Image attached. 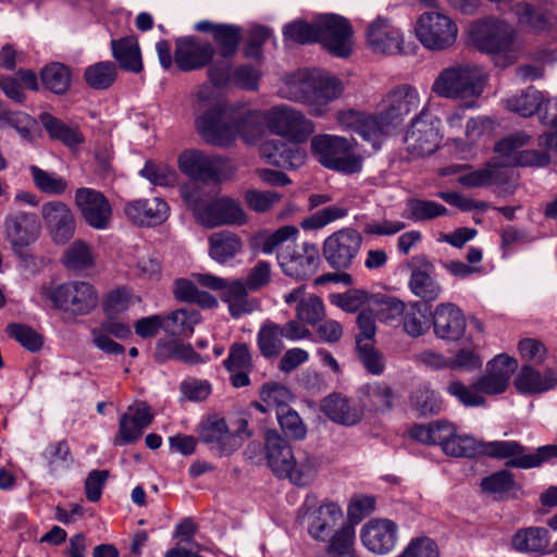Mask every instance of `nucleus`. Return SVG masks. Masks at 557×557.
Here are the masks:
<instances>
[{
	"label": "nucleus",
	"mask_w": 557,
	"mask_h": 557,
	"mask_svg": "<svg viewBox=\"0 0 557 557\" xmlns=\"http://www.w3.org/2000/svg\"><path fill=\"white\" fill-rule=\"evenodd\" d=\"M355 540V530L352 527L346 525L339 529L331 537L327 546V557H354L352 544Z\"/></svg>",
	"instance_id": "obj_62"
},
{
	"label": "nucleus",
	"mask_w": 557,
	"mask_h": 557,
	"mask_svg": "<svg viewBox=\"0 0 557 557\" xmlns=\"http://www.w3.org/2000/svg\"><path fill=\"white\" fill-rule=\"evenodd\" d=\"M3 234L13 251L22 253L38 237V216L33 212L11 208L3 221Z\"/></svg>",
	"instance_id": "obj_19"
},
{
	"label": "nucleus",
	"mask_w": 557,
	"mask_h": 557,
	"mask_svg": "<svg viewBox=\"0 0 557 557\" xmlns=\"http://www.w3.org/2000/svg\"><path fill=\"white\" fill-rule=\"evenodd\" d=\"M42 297L52 306L71 315H85L98 305L96 288L82 281H71L58 286H44L40 290Z\"/></svg>",
	"instance_id": "obj_6"
},
{
	"label": "nucleus",
	"mask_w": 557,
	"mask_h": 557,
	"mask_svg": "<svg viewBox=\"0 0 557 557\" xmlns=\"http://www.w3.org/2000/svg\"><path fill=\"white\" fill-rule=\"evenodd\" d=\"M467 326L462 311L451 302L440 304L433 312L435 335L445 341H458Z\"/></svg>",
	"instance_id": "obj_29"
},
{
	"label": "nucleus",
	"mask_w": 557,
	"mask_h": 557,
	"mask_svg": "<svg viewBox=\"0 0 557 557\" xmlns=\"http://www.w3.org/2000/svg\"><path fill=\"white\" fill-rule=\"evenodd\" d=\"M299 515L307 518L308 532L315 540L324 541L343 517L341 507L329 502L319 505L314 494H308L299 508Z\"/></svg>",
	"instance_id": "obj_15"
},
{
	"label": "nucleus",
	"mask_w": 557,
	"mask_h": 557,
	"mask_svg": "<svg viewBox=\"0 0 557 557\" xmlns=\"http://www.w3.org/2000/svg\"><path fill=\"white\" fill-rule=\"evenodd\" d=\"M180 195L186 207L193 211L195 219L202 226L212 228L220 225L245 224V211L231 198L206 200L200 188L195 184L184 185Z\"/></svg>",
	"instance_id": "obj_3"
},
{
	"label": "nucleus",
	"mask_w": 557,
	"mask_h": 557,
	"mask_svg": "<svg viewBox=\"0 0 557 557\" xmlns=\"http://www.w3.org/2000/svg\"><path fill=\"white\" fill-rule=\"evenodd\" d=\"M366 42L376 54L394 55L404 51L403 32L384 16H377L367 25Z\"/></svg>",
	"instance_id": "obj_20"
},
{
	"label": "nucleus",
	"mask_w": 557,
	"mask_h": 557,
	"mask_svg": "<svg viewBox=\"0 0 557 557\" xmlns=\"http://www.w3.org/2000/svg\"><path fill=\"white\" fill-rule=\"evenodd\" d=\"M127 219L140 226H156L163 223L170 213L168 203L158 197L151 199H137L124 207Z\"/></svg>",
	"instance_id": "obj_27"
},
{
	"label": "nucleus",
	"mask_w": 557,
	"mask_h": 557,
	"mask_svg": "<svg viewBox=\"0 0 557 557\" xmlns=\"http://www.w3.org/2000/svg\"><path fill=\"white\" fill-rule=\"evenodd\" d=\"M347 214L348 208L343 205L329 206L305 218L300 222V226L305 231L320 230L334 221L345 218Z\"/></svg>",
	"instance_id": "obj_52"
},
{
	"label": "nucleus",
	"mask_w": 557,
	"mask_h": 557,
	"mask_svg": "<svg viewBox=\"0 0 557 557\" xmlns=\"http://www.w3.org/2000/svg\"><path fill=\"white\" fill-rule=\"evenodd\" d=\"M440 120L422 111L414 117L406 133L407 151L413 157L432 154L440 146Z\"/></svg>",
	"instance_id": "obj_14"
},
{
	"label": "nucleus",
	"mask_w": 557,
	"mask_h": 557,
	"mask_svg": "<svg viewBox=\"0 0 557 557\" xmlns=\"http://www.w3.org/2000/svg\"><path fill=\"white\" fill-rule=\"evenodd\" d=\"M397 129V127L383 115L380 110L373 113L366 112L359 131V136L367 141L374 151L381 149L383 143Z\"/></svg>",
	"instance_id": "obj_33"
},
{
	"label": "nucleus",
	"mask_w": 557,
	"mask_h": 557,
	"mask_svg": "<svg viewBox=\"0 0 557 557\" xmlns=\"http://www.w3.org/2000/svg\"><path fill=\"white\" fill-rule=\"evenodd\" d=\"M113 58L120 66L127 72L140 73L143 71V60L138 41L133 36L111 40Z\"/></svg>",
	"instance_id": "obj_40"
},
{
	"label": "nucleus",
	"mask_w": 557,
	"mask_h": 557,
	"mask_svg": "<svg viewBox=\"0 0 557 557\" xmlns=\"http://www.w3.org/2000/svg\"><path fill=\"white\" fill-rule=\"evenodd\" d=\"M40 120L47 132L52 138L60 139L69 146L77 145L82 141L79 134L67 127L57 117L49 113H42Z\"/></svg>",
	"instance_id": "obj_64"
},
{
	"label": "nucleus",
	"mask_w": 557,
	"mask_h": 557,
	"mask_svg": "<svg viewBox=\"0 0 557 557\" xmlns=\"http://www.w3.org/2000/svg\"><path fill=\"white\" fill-rule=\"evenodd\" d=\"M480 486L484 493L492 494L497 499L507 498L518 490L515 476L508 470H500L483 478Z\"/></svg>",
	"instance_id": "obj_47"
},
{
	"label": "nucleus",
	"mask_w": 557,
	"mask_h": 557,
	"mask_svg": "<svg viewBox=\"0 0 557 557\" xmlns=\"http://www.w3.org/2000/svg\"><path fill=\"white\" fill-rule=\"evenodd\" d=\"M420 107V96L411 85L403 84L385 92L376 104V110L398 127L406 116Z\"/></svg>",
	"instance_id": "obj_18"
},
{
	"label": "nucleus",
	"mask_w": 557,
	"mask_h": 557,
	"mask_svg": "<svg viewBox=\"0 0 557 557\" xmlns=\"http://www.w3.org/2000/svg\"><path fill=\"white\" fill-rule=\"evenodd\" d=\"M215 53L210 42H201L193 36L177 38L174 60L177 67L188 72L208 65Z\"/></svg>",
	"instance_id": "obj_22"
},
{
	"label": "nucleus",
	"mask_w": 557,
	"mask_h": 557,
	"mask_svg": "<svg viewBox=\"0 0 557 557\" xmlns=\"http://www.w3.org/2000/svg\"><path fill=\"white\" fill-rule=\"evenodd\" d=\"M481 454L499 459H509L506 466L519 469H531L557 458V445H544L533 453H525V448L516 441H494L481 443Z\"/></svg>",
	"instance_id": "obj_7"
},
{
	"label": "nucleus",
	"mask_w": 557,
	"mask_h": 557,
	"mask_svg": "<svg viewBox=\"0 0 557 557\" xmlns=\"http://www.w3.org/2000/svg\"><path fill=\"white\" fill-rule=\"evenodd\" d=\"M35 186L42 193L48 195H62L67 188V182L55 173L44 171L37 165H30Z\"/></svg>",
	"instance_id": "obj_56"
},
{
	"label": "nucleus",
	"mask_w": 557,
	"mask_h": 557,
	"mask_svg": "<svg viewBox=\"0 0 557 557\" xmlns=\"http://www.w3.org/2000/svg\"><path fill=\"white\" fill-rule=\"evenodd\" d=\"M530 140L524 132H516L495 146L498 154L492 160L494 166H544L550 161L549 154L539 150H520Z\"/></svg>",
	"instance_id": "obj_10"
},
{
	"label": "nucleus",
	"mask_w": 557,
	"mask_h": 557,
	"mask_svg": "<svg viewBox=\"0 0 557 557\" xmlns=\"http://www.w3.org/2000/svg\"><path fill=\"white\" fill-rule=\"evenodd\" d=\"M181 171L199 181H220L232 170L230 162L220 156H208L200 150H186L178 158Z\"/></svg>",
	"instance_id": "obj_17"
},
{
	"label": "nucleus",
	"mask_w": 557,
	"mask_h": 557,
	"mask_svg": "<svg viewBox=\"0 0 557 557\" xmlns=\"http://www.w3.org/2000/svg\"><path fill=\"white\" fill-rule=\"evenodd\" d=\"M447 392L466 407H479L485 404L476 381L469 386L460 381H451L447 385Z\"/></svg>",
	"instance_id": "obj_59"
},
{
	"label": "nucleus",
	"mask_w": 557,
	"mask_h": 557,
	"mask_svg": "<svg viewBox=\"0 0 557 557\" xmlns=\"http://www.w3.org/2000/svg\"><path fill=\"white\" fill-rule=\"evenodd\" d=\"M354 30L347 18L337 14L318 16V42L331 54L346 58L352 51Z\"/></svg>",
	"instance_id": "obj_12"
},
{
	"label": "nucleus",
	"mask_w": 557,
	"mask_h": 557,
	"mask_svg": "<svg viewBox=\"0 0 557 557\" xmlns=\"http://www.w3.org/2000/svg\"><path fill=\"white\" fill-rule=\"evenodd\" d=\"M199 438L207 444H214L221 455H230L240 446L238 436L231 433L224 418L209 417L199 429Z\"/></svg>",
	"instance_id": "obj_30"
},
{
	"label": "nucleus",
	"mask_w": 557,
	"mask_h": 557,
	"mask_svg": "<svg viewBox=\"0 0 557 557\" xmlns=\"http://www.w3.org/2000/svg\"><path fill=\"white\" fill-rule=\"evenodd\" d=\"M209 107L196 119V129L208 144L226 147L237 136L246 141L257 132L255 117L250 114L232 116L219 103L214 102L209 87H202L197 92V110Z\"/></svg>",
	"instance_id": "obj_1"
},
{
	"label": "nucleus",
	"mask_w": 557,
	"mask_h": 557,
	"mask_svg": "<svg viewBox=\"0 0 557 557\" xmlns=\"http://www.w3.org/2000/svg\"><path fill=\"white\" fill-rule=\"evenodd\" d=\"M357 143L345 137L322 134L311 139V150L324 168L345 174L361 171L362 159L356 153Z\"/></svg>",
	"instance_id": "obj_5"
},
{
	"label": "nucleus",
	"mask_w": 557,
	"mask_h": 557,
	"mask_svg": "<svg viewBox=\"0 0 557 557\" xmlns=\"http://www.w3.org/2000/svg\"><path fill=\"white\" fill-rule=\"evenodd\" d=\"M297 321L310 325L317 324L324 317V305L315 295H308L300 299L296 307Z\"/></svg>",
	"instance_id": "obj_61"
},
{
	"label": "nucleus",
	"mask_w": 557,
	"mask_h": 557,
	"mask_svg": "<svg viewBox=\"0 0 557 557\" xmlns=\"http://www.w3.org/2000/svg\"><path fill=\"white\" fill-rule=\"evenodd\" d=\"M513 11L519 24L533 33L550 30L557 25V18L552 13L525 2L517 3Z\"/></svg>",
	"instance_id": "obj_39"
},
{
	"label": "nucleus",
	"mask_w": 557,
	"mask_h": 557,
	"mask_svg": "<svg viewBox=\"0 0 557 557\" xmlns=\"http://www.w3.org/2000/svg\"><path fill=\"white\" fill-rule=\"evenodd\" d=\"M75 205L90 227L96 230L109 227L112 208L102 193L86 187L78 188L75 193Z\"/></svg>",
	"instance_id": "obj_21"
},
{
	"label": "nucleus",
	"mask_w": 557,
	"mask_h": 557,
	"mask_svg": "<svg viewBox=\"0 0 557 557\" xmlns=\"http://www.w3.org/2000/svg\"><path fill=\"white\" fill-rule=\"evenodd\" d=\"M277 262L285 275L295 280L312 276L320 265V252L315 244H288L277 252Z\"/></svg>",
	"instance_id": "obj_13"
},
{
	"label": "nucleus",
	"mask_w": 557,
	"mask_h": 557,
	"mask_svg": "<svg viewBox=\"0 0 557 557\" xmlns=\"http://www.w3.org/2000/svg\"><path fill=\"white\" fill-rule=\"evenodd\" d=\"M194 277L197 283L205 287L212 290H224L223 300L246 298L249 290L246 281L235 280L228 284L224 278L209 273H198Z\"/></svg>",
	"instance_id": "obj_45"
},
{
	"label": "nucleus",
	"mask_w": 557,
	"mask_h": 557,
	"mask_svg": "<svg viewBox=\"0 0 557 557\" xmlns=\"http://www.w3.org/2000/svg\"><path fill=\"white\" fill-rule=\"evenodd\" d=\"M443 448V453L447 456L458 458H473L481 454V443L467 434H457L456 430L449 437Z\"/></svg>",
	"instance_id": "obj_53"
},
{
	"label": "nucleus",
	"mask_w": 557,
	"mask_h": 557,
	"mask_svg": "<svg viewBox=\"0 0 557 557\" xmlns=\"http://www.w3.org/2000/svg\"><path fill=\"white\" fill-rule=\"evenodd\" d=\"M315 72L299 70L283 78L280 96L284 99L308 104Z\"/></svg>",
	"instance_id": "obj_37"
},
{
	"label": "nucleus",
	"mask_w": 557,
	"mask_h": 557,
	"mask_svg": "<svg viewBox=\"0 0 557 557\" xmlns=\"http://www.w3.org/2000/svg\"><path fill=\"white\" fill-rule=\"evenodd\" d=\"M309 335L310 331L296 320H289L283 325L268 321L258 331L257 344L264 358H275L284 349L283 338L294 342Z\"/></svg>",
	"instance_id": "obj_16"
},
{
	"label": "nucleus",
	"mask_w": 557,
	"mask_h": 557,
	"mask_svg": "<svg viewBox=\"0 0 557 557\" xmlns=\"http://www.w3.org/2000/svg\"><path fill=\"white\" fill-rule=\"evenodd\" d=\"M174 296L180 301L196 302L202 307L216 306V299L207 292L199 290L196 284L186 278H178L174 283Z\"/></svg>",
	"instance_id": "obj_51"
},
{
	"label": "nucleus",
	"mask_w": 557,
	"mask_h": 557,
	"mask_svg": "<svg viewBox=\"0 0 557 557\" xmlns=\"http://www.w3.org/2000/svg\"><path fill=\"white\" fill-rule=\"evenodd\" d=\"M63 263L70 270H83L94 265L91 248L84 242H74L65 250Z\"/></svg>",
	"instance_id": "obj_57"
},
{
	"label": "nucleus",
	"mask_w": 557,
	"mask_h": 557,
	"mask_svg": "<svg viewBox=\"0 0 557 557\" xmlns=\"http://www.w3.org/2000/svg\"><path fill=\"white\" fill-rule=\"evenodd\" d=\"M512 547L520 553H552L549 533L545 528L530 527L518 530L511 539Z\"/></svg>",
	"instance_id": "obj_36"
},
{
	"label": "nucleus",
	"mask_w": 557,
	"mask_h": 557,
	"mask_svg": "<svg viewBox=\"0 0 557 557\" xmlns=\"http://www.w3.org/2000/svg\"><path fill=\"white\" fill-rule=\"evenodd\" d=\"M362 235L352 227H344L327 236L322 246V253L327 264L335 270H347L358 256Z\"/></svg>",
	"instance_id": "obj_11"
},
{
	"label": "nucleus",
	"mask_w": 557,
	"mask_h": 557,
	"mask_svg": "<svg viewBox=\"0 0 557 557\" xmlns=\"http://www.w3.org/2000/svg\"><path fill=\"white\" fill-rule=\"evenodd\" d=\"M286 40H290L300 45H307L318 41V18L310 24L298 20L287 24L283 29Z\"/></svg>",
	"instance_id": "obj_60"
},
{
	"label": "nucleus",
	"mask_w": 557,
	"mask_h": 557,
	"mask_svg": "<svg viewBox=\"0 0 557 557\" xmlns=\"http://www.w3.org/2000/svg\"><path fill=\"white\" fill-rule=\"evenodd\" d=\"M208 244L210 258L220 264L234 259L244 247L240 236L226 230L212 233Z\"/></svg>",
	"instance_id": "obj_35"
},
{
	"label": "nucleus",
	"mask_w": 557,
	"mask_h": 557,
	"mask_svg": "<svg viewBox=\"0 0 557 557\" xmlns=\"http://www.w3.org/2000/svg\"><path fill=\"white\" fill-rule=\"evenodd\" d=\"M516 30L503 20L487 18L473 23L469 30L472 45L490 54L495 64L506 67L516 59Z\"/></svg>",
	"instance_id": "obj_4"
},
{
	"label": "nucleus",
	"mask_w": 557,
	"mask_h": 557,
	"mask_svg": "<svg viewBox=\"0 0 557 557\" xmlns=\"http://www.w3.org/2000/svg\"><path fill=\"white\" fill-rule=\"evenodd\" d=\"M321 411L333 422L345 426L356 425L363 416L362 408L356 401L336 393L322 400Z\"/></svg>",
	"instance_id": "obj_31"
},
{
	"label": "nucleus",
	"mask_w": 557,
	"mask_h": 557,
	"mask_svg": "<svg viewBox=\"0 0 557 557\" xmlns=\"http://www.w3.org/2000/svg\"><path fill=\"white\" fill-rule=\"evenodd\" d=\"M366 548L375 554H387L394 549L398 540L397 524L388 519H372L360 532Z\"/></svg>",
	"instance_id": "obj_23"
},
{
	"label": "nucleus",
	"mask_w": 557,
	"mask_h": 557,
	"mask_svg": "<svg viewBox=\"0 0 557 557\" xmlns=\"http://www.w3.org/2000/svg\"><path fill=\"white\" fill-rule=\"evenodd\" d=\"M486 76L476 64L456 63L443 69L432 84V91L445 99L463 101L465 108H473L482 95Z\"/></svg>",
	"instance_id": "obj_2"
},
{
	"label": "nucleus",
	"mask_w": 557,
	"mask_h": 557,
	"mask_svg": "<svg viewBox=\"0 0 557 557\" xmlns=\"http://www.w3.org/2000/svg\"><path fill=\"white\" fill-rule=\"evenodd\" d=\"M84 77L90 88L108 89L116 78V66L110 61L98 62L85 70Z\"/></svg>",
	"instance_id": "obj_49"
},
{
	"label": "nucleus",
	"mask_w": 557,
	"mask_h": 557,
	"mask_svg": "<svg viewBox=\"0 0 557 557\" xmlns=\"http://www.w3.org/2000/svg\"><path fill=\"white\" fill-rule=\"evenodd\" d=\"M41 216L54 242L65 244L75 233V218L62 201H48L41 207Z\"/></svg>",
	"instance_id": "obj_25"
},
{
	"label": "nucleus",
	"mask_w": 557,
	"mask_h": 557,
	"mask_svg": "<svg viewBox=\"0 0 557 557\" xmlns=\"http://www.w3.org/2000/svg\"><path fill=\"white\" fill-rule=\"evenodd\" d=\"M319 467L318 457L306 450H298L293 455L288 469L282 478L288 479L297 486H308L314 480Z\"/></svg>",
	"instance_id": "obj_34"
},
{
	"label": "nucleus",
	"mask_w": 557,
	"mask_h": 557,
	"mask_svg": "<svg viewBox=\"0 0 557 557\" xmlns=\"http://www.w3.org/2000/svg\"><path fill=\"white\" fill-rule=\"evenodd\" d=\"M212 38L219 48V54L228 59L238 50L242 40V28L234 24H221Z\"/></svg>",
	"instance_id": "obj_50"
},
{
	"label": "nucleus",
	"mask_w": 557,
	"mask_h": 557,
	"mask_svg": "<svg viewBox=\"0 0 557 557\" xmlns=\"http://www.w3.org/2000/svg\"><path fill=\"white\" fill-rule=\"evenodd\" d=\"M41 458L51 474L69 467L72 462L71 449L66 441L50 443L41 453Z\"/></svg>",
	"instance_id": "obj_54"
},
{
	"label": "nucleus",
	"mask_w": 557,
	"mask_h": 557,
	"mask_svg": "<svg viewBox=\"0 0 557 557\" xmlns=\"http://www.w3.org/2000/svg\"><path fill=\"white\" fill-rule=\"evenodd\" d=\"M199 321L196 310L178 309L166 317L163 329L173 335L189 336Z\"/></svg>",
	"instance_id": "obj_48"
},
{
	"label": "nucleus",
	"mask_w": 557,
	"mask_h": 557,
	"mask_svg": "<svg viewBox=\"0 0 557 557\" xmlns=\"http://www.w3.org/2000/svg\"><path fill=\"white\" fill-rule=\"evenodd\" d=\"M410 292L424 301H435L442 287L435 278V268L425 257H414L410 262Z\"/></svg>",
	"instance_id": "obj_24"
},
{
	"label": "nucleus",
	"mask_w": 557,
	"mask_h": 557,
	"mask_svg": "<svg viewBox=\"0 0 557 557\" xmlns=\"http://www.w3.org/2000/svg\"><path fill=\"white\" fill-rule=\"evenodd\" d=\"M171 359L180 360L190 366L207 361V358L196 352L190 344H184L177 339L159 342L156 346V360L163 363Z\"/></svg>",
	"instance_id": "obj_41"
},
{
	"label": "nucleus",
	"mask_w": 557,
	"mask_h": 557,
	"mask_svg": "<svg viewBox=\"0 0 557 557\" xmlns=\"http://www.w3.org/2000/svg\"><path fill=\"white\" fill-rule=\"evenodd\" d=\"M276 419L286 437L297 441L305 438L306 425L294 409L282 407L276 413Z\"/></svg>",
	"instance_id": "obj_58"
},
{
	"label": "nucleus",
	"mask_w": 557,
	"mask_h": 557,
	"mask_svg": "<svg viewBox=\"0 0 557 557\" xmlns=\"http://www.w3.org/2000/svg\"><path fill=\"white\" fill-rule=\"evenodd\" d=\"M546 101L547 98L542 91L534 87H528L520 94L508 98L506 108L523 117H528L536 112L541 115L544 112Z\"/></svg>",
	"instance_id": "obj_42"
},
{
	"label": "nucleus",
	"mask_w": 557,
	"mask_h": 557,
	"mask_svg": "<svg viewBox=\"0 0 557 557\" xmlns=\"http://www.w3.org/2000/svg\"><path fill=\"white\" fill-rule=\"evenodd\" d=\"M414 32L424 48L442 51L455 44L458 27L448 15L430 11L418 17Z\"/></svg>",
	"instance_id": "obj_8"
},
{
	"label": "nucleus",
	"mask_w": 557,
	"mask_h": 557,
	"mask_svg": "<svg viewBox=\"0 0 557 557\" xmlns=\"http://www.w3.org/2000/svg\"><path fill=\"white\" fill-rule=\"evenodd\" d=\"M344 92L343 83L330 74L314 73L310 99L307 107L312 116H322L329 110V103Z\"/></svg>",
	"instance_id": "obj_26"
},
{
	"label": "nucleus",
	"mask_w": 557,
	"mask_h": 557,
	"mask_svg": "<svg viewBox=\"0 0 557 557\" xmlns=\"http://www.w3.org/2000/svg\"><path fill=\"white\" fill-rule=\"evenodd\" d=\"M412 407L421 416L436 414L442 410L441 396L429 387L418 388L411 396Z\"/></svg>",
	"instance_id": "obj_63"
},
{
	"label": "nucleus",
	"mask_w": 557,
	"mask_h": 557,
	"mask_svg": "<svg viewBox=\"0 0 557 557\" xmlns=\"http://www.w3.org/2000/svg\"><path fill=\"white\" fill-rule=\"evenodd\" d=\"M153 414L149 406L140 404L137 407H128L120 418L119 432L113 440L114 445L122 446L136 442L144 430L151 424Z\"/></svg>",
	"instance_id": "obj_28"
},
{
	"label": "nucleus",
	"mask_w": 557,
	"mask_h": 557,
	"mask_svg": "<svg viewBox=\"0 0 557 557\" xmlns=\"http://www.w3.org/2000/svg\"><path fill=\"white\" fill-rule=\"evenodd\" d=\"M515 385L521 393H543L557 385V372L546 370L541 373L530 366H523L515 380Z\"/></svg>",
	"instance_id": "obj_38"
},
{
	"label": "nucleus",
	"mask_w": 557,
	"mask_h": 557,
	"mask_svg": "<svg viewBox=\"0 0 557 557\" xmlns=\"http://www.w3.org/2000/svg\"><path fill=\"white\" fill-rule=\"evenodd\" d=\"M297 234L298 230L293 225L281 226L270 234L261 232L253 237L252 248L260 250L264 255H271L274 251L278 252L285 248L284 244Z\"/></svg>",
	"instance_id": "obj_44"
},
{
	"label": "nucleus",
	"mask_w": 557,
	"mask_h": 557,
	"mask_svg": "<svg viewBox=\"0 0 557 557\" xmlns=\"http://www.w3.org/2000/svg\"><path fill=\"white\" fill-rule=\"evenodd\" d=\"M44 86L54 94H64L71 84V72L61 63H52L41 70Z\"/></svg>",
	"instance_id": "obj_55"
},
{
	"label": "nucleus",
	"mask_w": 557,
	"mask_h": 557,
	"mask_svg": "<svg viewBox=\"0 0 557 557\" xmlns=\"http://www.w3.org/2000/svg\"><path fill=\"white\" fill-rule=\"evenodd\" d=\"M264 454L273 473L282 478L295 453L285 437L281 436L276 430H269L264 434Z\"/></svg>",
	"instance_id": "obj_32"
},
{
	"label": "nucleus",
	"mask_w": 557,
	"mask_h": 557,
	"mask_svg": "<svg viewBox=\"0 0 557 557\" xmlns=\"http://www.w3.org/2000/svg\"><path fill=\"white\" fill-rule=\"evenodd\" d=\"M264 121L271 132L287 137L294 143H305L314 133L315 127L311 120L298 109L278 104L269 109Z\"/></svg>",
	"instance_id": "obj_9"
},
{
	"label": "nucleus",
	"mask_w": 557,
	"mask_h": 557,
	"mask_svg": "<svg viewBox=\"0 0 557 557\" xmlns=\"http://www.w3.org/2000/svg\"><path fill=\"white\" fill-rule=\"evenodd\" d=\"M404 332L411 337H419L430 329L429 309L419 301L407 305L401 319Z\"/></svg>",
	"instance_id": "obj_46"
},
{
	"label": "nucleus",
	"mask_w": 557,
	"mask_h": 557,
	"mask_svg": "<svg viewBox=\"0 0 557 557\" xmlns=\"http://www.w3.org/2000/svg\"><path fill=\"white\" fill-rule=\"evenodd\" d=\"M394 391L384 382H371L360 388V397L364 406L375 411H387L393 407Z\"/></svg>",
	"instance_id": "obj_43"
}]
</instances>
